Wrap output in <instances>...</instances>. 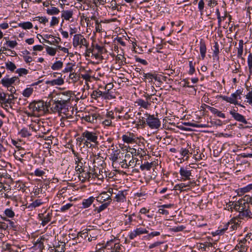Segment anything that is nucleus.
Instances as JSON below:
<instances>
[{
	"label": "nucleus",
	"mask_w": 252,
	"mask_h": 252,
	"mask_svg": "<svg viewBox=\"0 0 252 252\" xmlns=\"http://www.w3.org/2000/svg\"><path fill=\"white\" fill-rule=\"evenodd\" d=\"M97 135L95 132L85 130L82 133L81 141L88 147H91V142L97 144Z\"/></svg>",
	"instance_id": "nucleus-1"
},
{
	"label": "nucleus",
	"mask_w": 252,
	"mask_h": 252,
	"mask_svg": "<svg viewBox=\"0 0 252 252\" xmlns=\"http://www.w3.org/2000/svg\"><path fill=\"white\" fill-rule=\"evenodd\" d=\"M251 235L247 234L246 237L239 241L236 246L235 249L239 250V252H247L251 244L252 239Z\"/></svg>",
	"instance_id": "nucleus-2"
},
{
	"label": "nucleus",
	"mask_w": 252,
	"mask_h": 252,
	"mask_svg": "<svg viewBox=\"0 0 252 252\" xmlns=\"http://www.w3.org/2000/svg\"><path fill=\"white\" fill-rule=\"evenodd\" d=\"M72 45L74 47H77L79 46L80 48L82 46L87 47L89 43L87 39L81 34H75L73 36Z\"/></svg>",
	"instance_id": "nucleus-3"
},
{
	"label": "nucleus",
	"mask_w": 252,
	"mask_h": 252,
	"mask_svg": "<svg viewBox=\"0 0 252 252\" xmlns=\"http://www.w3.org/2000/svg\"><path fill=\"white\" fill-rule=\"evenodd\" d=\"M72 93L71 91H66L57 94L56 96L52 97V101H59L66 103L69 102L72 96Z\"/></svg>",
	"instance_id": "nucleus-4"
},
{
	"label": "nucleus",
	"mask_w": 252,
	"mask_h": 252,
	"mask_svg": "<svg viewBox=\"0 0 252 252\" xmlns=\"http://www.w3.org/2000/svg\"><path fill=\"white\" fill-rule=\"evenodd\" d=\"M51 109L54 112H59V113L65 114L67 109V104L63 102L59 101H52Z\"/></svg>",
	"instance_id": "nucleus-5"
},
{
	"label": "nucleus",
	"mask_w": 252,
	"mask_h": 252,
	"mask_svg": "<svg viewBox=\"0 0 252 252\" xmlns=\"http://www.w3.org/2000/svg\"><path fill=\"white\" fill-rule=\"evenodd\" d=\"M146 124L151 129H158L160 126V122L158 118L155 117L153 115H146Z\"/></svg>",
	"instance_id": "nucleus-6"
},
{
	"label": "nucleus",
	"mask_w": 252,
	"mask_h": 252,
	"mask_svg": "<svg viewBox=\"0 0 252 252\" xmlns=\"http://www.w3.org/2000/svg\"><path fill=\"white\" fill-rule=\"evenodd\" d=\"M29 108L35 114L36 112H43L44 110V102L42 100L34 101L30 103Z\"/></svg>",
	"instance_id": "nucleus-7"
},
{
	"label": "nucleus",
	"mask_w": 252,
	"mask_h": 252,
	"mask_svg": "<svg viewBox=\"0 0 252 252\" xmlns=\"http://www.w3.org/2000/svg\"><path fill=\"white\" fill-rule=\"evenodd\" d=\"M91 95L92 98L95 100L100 97L104 99H110L113 98L112 95L108 92H102L99 90L94 91Z\"/></svg>",
	"instance_id": "nucleus-8"
},
{
	"label": "nucleus",
	"mask_w": 252,
	"mask_h": 252,
	"mask_svg": "<svg viewBox=\"0 0 252 252\" xmlns=\"http://www.w3.org/2000/svg\"><path fill=\"white\" fill-rule=\"evenodd\" d=\"M248 198H245L244 196L243 198L236 201L235 206H234V208L235 207V211H244V210L250 209V206H249L248 204V202H249Z\"/></svg>",
	"instance_id": "nucleus-9"
},
{
	"label": "nucleus",
	"mask_w": 252,
	"mask_h": 252,
	"mask_svg": "<svg viewBox=\"0 0 252 252\" xmlns=\"http://www.w3.org/2000/svg\"><path fill=\"white\" fill-rule=\"evenodd\" d=\"M1 248L3 251H8V252H20L21 248L15 245L2 242L1 244Z\"/></svg>",
	"instance_id": "nucleus-10"
},
{
	"label": "nucleus",
	"mask_w": 252,
	"mask_h": 252,
	"mask_svg": "<svg viewBox=\"0 0 252 252\" xmlns=\"http://www.w3.org/2000/svg\"><path fill=\"white\" fill-rule=\"evenodd\" d=\"M179 173L183 180H189L190 179L191 170H190L189 166H187L185 167H181Z\"/></svg>",
	"instance_id": "nucleus-11"
},
{
	"label": "nucleus",
	"mask_w": 252,
	"mask_h": 252,
	"mask_svg": "<svg viewBox=\"0 0 252 252\" xmlns=\"http://www.w3.org/2000/svg\"><path fill=\"white\" fill-rule=\"evenodd\" d=\"M196 185L195 182L194 181L189 182L188 184L181 183L176 185L174 188L176 190H180L181 191L187 190L192 187H194Z\"/></svg>",
	"instance_id": "nucleus-12"
},
{
	"label": "nucleus",
	"mask_w": 252,
	"mask_h": 252,
	"mask_svg": "<svg viewBox=\"0 0 252 252\" xmlns=\"http://www.w3.org/2000/svg\"><path fill=\"white\" fill-rule=\"evenodd\" d=\"M239 215L236 217L238 220L250 219L252 218V213L250 209L238 211Z\"/></svg>",
	"instance_id": "nucleus-13"
},
{
	"label": "nucleus",
	"mask_w": 252,
	"mask_h": 252,
	"mask_svg": "<svg viewBox=\"0 0 252 252\" xmlns=\"http://www.w3.org/2000/svg\"><path fill=\"white\" fill-rule=\"evenodd\" d=\"M236 112H237V111L235 110V109H234L233 110H231L229 112V113H230V115H231L232 117L236 121H237L238 122H241V123H244L245 124H248V122L246 120V119L244 117V116H243L242 115H241V114Z\"/></svg>",
	"instance_id": "nucleus-14"
},
{
	"label": "nucleus",
	"mask_w": 252,
	"mask_h": 252,
	"mask_svg": "<svg viewBox=\"0 0 252 252\" xmlns=\"http://www.w3.org/2000/svg\"><path fill=\"white\" fill-rule=\"evenodd\" d=\"M140 74L142 75L144 77V80H148L149 82L152 81L154 79L155 81H157L159 82H160V77L158 76V75L156 73H145L144 72L140 73Z\"/></svg>",
	"instance_id": "nucleus-15"
},
{
	"label": "nucleus",
	"mask_w": 252,
	"mask_h": 252,
	"mask_svg": "<svg viewBox=\"0 0 252 252\" xmlns=\"http://www.w3.org/2000/svg\"><path fill=\"white\" fill-rule=\"evenodd\" d=\"M17 79H18V77L16 76L13 77L11 78H3L1 80V83L3 86L8 88L11 87V86L13 84Z\"/></svg>",
	"instance_id": "nucleus-16"
},
{
	"label": "nucleus",
	"mask_w": 252,
	"mask_h": 252,
	"mask_svg": "<svg viewBox=\"0 0 252 252\" xmlns=\"http://www.w3.org/2000/svg\"><path fill=\"white\" fill-rule=\"evenodd\" d=\"M94 49H95V51L94 53H93V56L96 59L102 60L103 58L101 54H102L104 49L103 47L96 44L94 45Z\"/></svg>",
	"instance_id": "nucleus-17"
},
{
	"label": "nucleus",
	"mask_w": 252,
	"mask_h": 252,
	"mask_svg": "<svg viewBox=\"0 0 252 252\" xmlns=\"http://www.w3.org/2000/svg\"><path fill=\"white\" fill-rule=\"evenodd\" d=\"M88 234L89 237H88V240L89 242H92L96 239V238L99 234V230L95 229H88Z\"/></svg>",
	"instance_id": "nucleus-18"
},
{
	"label": "nucleus",
	"mask_w": 252,
	"mask_h": 252,
	"mask_svg": "<svg viewBox=\"0 0 252 252\" xmlns=\"http://www.w3.org/2000/svg\"><path fill=\"white\" fill-rule=\"evenodd\" d=\"M65 247V243L61 241L56 242L54 246L55 252H64Z\"/></svg>",
	"instance_id": "nucleus-19"
},
{
	"label": "nucleus",
	"mask_w": 252,
	"mask_h": 252,
	"mask_svg": "<svg viewBox=\"0 0 252 252\" xmlns=\"http://www.w3.org/2000/svg\"><path fill=\"white\" fill-rule=\"evenodd\" d=\"M239 220L236 217L232 219L227 223V227L232 230L237 229L239 226Z\"/></svg>",
	"instance_id": "nucleus-20"
},
{
	"label": "nucleus",
	"mask_w": 252,
	"mask_h": 252,
	"mask_svg": "<svg viewBox=\"0 0 252 252\" xmlns=\"http://www.w3.org/2000/svg\"><path fill=\"white\" fill-rule=\"evenodd\" d=\"M64 116H63L61 119L62 123L61 125L62 126H65L66 125L68 124L70 122L72 121L73 117L70 114H66L65 113Z\"/></svg>",
	"instance_id": "nucleus-21"
},
{
	"label": "nucleus",
	"mask_w": 252,
	"mask_h": 252,
	"mask_svg": "<svg viewBox=\"0 0 252 252\" xmlns=\"http://www.w3.org/2000/svg\"><path fill=\"white\" fill-rule=\"evenodd\" d=\"M26 153L23 150H19L17 151H15L14 153V157L17 160H19L21 163H24L25 160L23 158Z\"/></svg>",
	"instance_id": "nucleus-22"
},
{
	"label": "nucleus",
	"mask_w": 252,
	"mask_h": 252,
	"mask_svg": "<svg viewBox=\"0 0 252 252\" xmlns=\"http://www.w3.org/2000/svg\"><path fill=\"white\" fill-rule=\"evenodd\" d=\"M97 200L103 202L106 201H111V198L110 197V195L107 194L105 192H103L101 193L97 197Z\"/></svg>",
	"instance_id": "nucleus-23"
},
{
	"label": "nucleus",
	"mask_w": 252,
	"mask_h": 252,
	"mask_svg": "<svg viewBox=\"0 0 252 252\" xmlns=\"http://www.w3.org/2000/svg\"><path fill=\"white\" fill-rule=\"evenodd\" d=\"M64 81L63 79L61 77V76L60 77H59L56 79H54L51 81H47L46 82V84L47 85H50L51 86H55V85H62L63 84Z\"/></svg>",
	"instance_id": "nucleus-24"
},
{
	"label": "nucleus",
	"mask_w": 252,
	"mask_h": 252,
	"mask_svg": "<svg viewBox=\"0 0 252 252\" xmlns=\"http://www.w3.org/2000/svg\"><path fill=\"white\" fill-rule=\"evenodd\" d=\"M97 117V116L96 114H91L83 117L82 119L87 122L94 123L96 121Z\"/></svg>",
	"instance_id": "nucleus-25"
},
{
	"label": "nucleus",
	"mask_w": 252,
	"mask_h": 252,
	"mask_svg": "<svg viewBox=\"0 0 252 252\" xmlns=\"http://www.w3.org/2000/svg\"><path fill=\"white\" fill-rule=\"evenodd\" d=\"M3 220H4L6 221V222H7V224L8 225V229H12L13 230H17L19 229V226L17 224H16V223L15 222H14L13 221L9 219H7L6 218H4L3 219Z\"/></svg>",
	"instance_id": "nucleus-26"
},
{
	"label": "nucleus",
	"mask_w": 252,
	"mask_h": 252,
	"mask_svg": "<svg viewBox=\"0 0 252 252\" xmlns=\"http://www.w3.org/2000/svg\"><path fill=\"white\" fill-rule=\"evenodd\" d=\"M207 108L214 114L217 115V116L222 118H225V114L219 111L218 109H217L215 108L211 107L210 106H207Z\"/></svg>",
	"instance_id": "nucleus-27"
},
{
	"label": "nucleus",
	"mask_w": 252,
	"mask_h": 252,
	"mask_svg": "<svg viewBox=\"0 0 252 252\" xmlns=\"http://www.w3.org/2000/svg\"><path fill=\"white\" fill-rule=\"evenodd\" d=\"M156 166V162H146L140 165V169L142 170H150L152 167Z\"/></svg>",
	"instance_id": "nucleus-28"
},
{
	"label": "nucleus",
	"mask_w": 252,
	"mask_h": 252,
	"mask_svg": "<svg viewBox=\"0 0 252 252\" xmlns=\"http://www.w3.org/2000/svg\"><path fill=\"white\" fill-rule=\"evenodd\" d=\"M134 135L133 133H129V135H123V140L127 143H132L134 142Z\"/></svg>",
	"instance_id": "nucleus-29"
},
{
	"label": "nucleus",
	"mask_w": 252,
	"mask_h": 252,
	"mask_svg": "<svg viewBox=\"0 0 252 252\" xmlns=\"http://www.w3.org/2000/svg\"><path fill=\"white\" fill-rule=\"evenodd\" d=\"M73 11L71 10H63L62 12V18L65 20H69L72 17Z\"/></svg>",
	"instance_id": "nucleus-30"
},
{
	"label": "nucleus",
	"mask_w": 252,
	"mask_h": 252,
	"mask_svg": "<svg viewBox=\"0 0 252 252\" xmlns=\"http://www.w3.org/2000/svg\"><path fill=\"white\" fill-rule=\"evenodd\" d=\"M115 199L117 202H124L126 201V197L124 195V192L119 191L117 194H116Z\"/></svg>",
	"instance_id": "nucleus-31"
},
{
	"label": "nucleus",
	"mask_w": 252,
	"mask_h": 252,
	"mask_svg": "<svg viewBox=\"0 0 252 252\" xmlns=\"http://www.w3.org/2000/svg\"><path fill=\"white\" fill-rule=\"evenodd\" d=\"M94 200V197H90L87 199H84L82 202V205L84 208H87L91 206Z\"/></svg>",
	"instance_id": "nucleus-32"
},
{
	"label": "nucleus",
	"mask_w": 252,
	"mask_h": 252,
	"mask_svg": "<svg viewBox=\"0 0 252 252\" xmlns=\"http://www.w3.org/2000/svg\"><path fill=\"white\" fill-rule=\"evenodd\" d=\"M200 52L202 59L205 57L206 52V47L205 43L203 42H201L200 43V47H199Z\"/></svg>",
	"instance_id": "nucleus-33"
},
{
	"label": "nucleus",
	"mask_w": 252,
	"mask_h": 252,
	"mask_svg": "<svg viewBox=\"0 0 252 252\" xmlns=\"http://www.w3.org/2000/svg\"><path fill=\"white\" fill-rule=\"evenodd\" d=\"M137 103L139 106H140L145 109H147L151 105L150 102L146 101L142 99H138L137 101Z\"/></svg>",
	"instance_id": "nucleus-34"
},
{
	"label": "nucleus",
	"mask_w": 252,
	"mask_h": 252,
	"mask_svg": "<svg viewBox=\"0 0 252 252\" xmlns=\"http://www.w3.org/2000/svg\"><path fill=\"white\" fill-rule=\"evenodd\" d=\"M19 134L23 137H26L31 135L32 134L30 131V128H29V129L27 128H22L20 131Z\"/></svg>",
	"instance_id": "nucleus-35"
},
{
	"label": "nucleus",
	"mask_w": 252,
	"mask_h": 252,
	"mask_svg": "<svg viewBox=\"0 0 252 252\" xmlns=\"http://www.w3.org/2000/svg\"><path fill=\"white\" fill-rule=\"evenodd\" d=\"M241 94V92L240 90H237L235 93H233L231 94V97H229V98L231 99L233 101V102H230V103H233L234 104H237V102L236 101V98L238 95H239Z\"/></svg>",
	"instance_id": "nucleus-36"
},
{
	"label": "nucleus",
	"mask_w": 252,
	"mask_h": 252,
	"mask_svg": "<svg viewBox=\"0 0 252 252\" xmlns=\"http://www.w3.org/2000/svg\"><path fill=\"white\" fill-rule=\"evenodd\" d=\"M19 27H21L25 30L30 29L32 28V24L30 22H26L24 23H21L18 24Z\"/></svg>",
	"instance_id": "nucleus-37"
},
{
	"label": "nucleus",
	"mask_w": 252,
	"mask_h": 252,
	"mask_svg": "<svg viewBox=\"0 0 252 252\" xmlns=\"http://www.w3.org/2000/svg\"><path fill=\"white\" fill-rule=\"evenodd\" d=\"M33 92V89L32 88H31V87L27 88L23 91V92L22 93V94L25 97H29L31 95V94H32Z\"/></svg>",
	"instance_id": "nucleus-38"
},
{
	"label": "nucleus",
	"mask_w": 252,
	"mask_h": 252,
	"mask_svg": "<svg viewBox=\"0 0 252 252\" xmlns=\"http://www.w3.org/2000/svg\"><path fill=\"white\" fill-rule=\"evenodd\" d=\"M123 247L120 243H115L111 252H122Z\"/></svg>",
	"instance_id": "nucleus-39"
},
{
	"label": "nucleus",
	"mask_w": 252,
	"mask_h": 252,
	"mask_svg": "<svg viewBox=\"0 0 252 252\" xmlns=\"http://www.w3.org/2000/svg\"><path fill=\"white\" fill-rule=\"evenodd\" d=\"M5 66L7 69L11 71H14L16 68L15 64L10 61H8L5 63Z\"/></svg>",
	"instance_id": "nucleus-40"
},
{
	"label": "nucleus",
	"mask_w": 252,
	"mask_h": 252,
	"mask_svg": "<svg viewBox=\"0 0 252 252\" xmlns=\"http://www.w3.org/2000/svg\"><path fill=\"white\" fill-rule=\"evenodd\" d=\"M46 11L47 13L51 15L57 14L60 12L59 9L55 7H52L51 8H48Z\"/></svg>",
	"instance_id": "nucleus-41"
},
{
	"label": "nucleus",
	"mask_w": 252,
	"mask_h": 252,
	"mask_svg": "<svg viewBox=\"0 0 252 252\" xmlns=\"http://www.w3.org/2000/svg\"><path fill=\"white\" fill-rule=\"evenodd\" d=\"M79 178L82 182L85 181L87 179H88V172H86L85 169H84V171L79 172Z\"/></svg>",
	"instance_id": "nucleus-42"
},
{
	"label": "nucleus",
	"mask_w": 252,
	"mask_h": 252,
	"mask_svg": "<svg viewBox=\"0 0 252 252\" xmlns=\"http://www.w3.org/2000/svg\"><path fill=\"white\" fill-rule=\"evenodd\" d=\"M63 63L62 61H59L55 62L51 66L53 70H58L63 67Z\"/></svg>",
	"instance_id": "nucleus-43"
},
{
	"label": "nucleus",
	"mask_w": 252,
	"mask_h": 252,
	"mask_svg": "<svg viewBox=\"0 0 252 252\" xmlns=\"http://www.w3.org/2000/svg\"><path fill=\"white\" fill-rule=\"evenodd\" d=\"M248 65L250 72V75L252 74V55L250 53L248 57Z\"/></svg>",
	"instance_id": "nucleus-44"
},
{
	"label": "nucleus",
	"mask_w": 252,
	"mask_h": 252,
	"mask_svg": "<svg viewBox=\"0 0 252 252\" xmlns=\"http://www.w3.org/2000/svg\"><path fill=\"white\" fill-rule=\"evenodd\" d=\"M69 78L73 80V82H77L80 78V74H78L75 72L71 73L69 74Z\"/></svg>",
	"instance_id": "nucleus-45"
},
{
	"label": "nucleus",
	"mask_w": 252,
	"mask_h": 252,
	"mask_svg": "<svg viewBox=\"0 0 252 252\" xmlns=\"http://www.w3.org/2000/svg\"><path fill=\"white\" fill-rule=\"evenodd\" d=\"M87 237H89L88 229H85L83 231L79 232L77 234V238L78 239L79 237L86 238Z\"/></svg>",
	"instance_id": "nucleus-46"
},
{
	"label": "nucleus",
	"mask_w": 252,
	"mask_h": 252,
	"mask_svg": "<svg viewBox=\"0 0 252 252\" xmlns=\"http://www.w3.org/2000/svg\"><path fill=\"white\" fill-rule=\"evenodd\" d=\"M120 153V150H115L114 153L111 155L110 158L113 162H116L118 160Z\"/></svg>",
	"instance_id": "nucleus-47"
},
{
	"label": "nucleus",
	"mask_w": 252,
	"mask_h": 252,
	"mask_svg": "<svg viewBox=\"0 0 252 252\" xmlns=\"http://www.w3.org/2000/svg\"><path fill=\"white\" fill-rule=\"evenodd\" d=\"M28 70L24 68H20L16 70V73H18L19 76L27 75L28 73Z\"/></svg>",
	"instance_id": "nucleus-48"
},
{
	"label": "nucleus",
	"mask_w": 252,
	"mask_h": 252,
	"mask_svg": "<svg viewBox=\"0 0 252 252\" xmlns=\"http://www.w3.org/2000/svg\"><path fill=\"white\" fill-rule=\"evenodd\" d=\"M108 5L107 7L112 9H116L117 8V2L115 0H111L110 1L109 0L107 2Z\"/></svg>",
	"instance_id": "nucleus-49"
},
{
	"label": "nucleus",
	"mask_w": 252,
	"mask_h": 252,
	"mask_svg": "<svg viewBox=\"0 0 252 252\" xmlns=\"http://www.w3.org/2000/svg\"><path fill=\"white\" fill-rule=\"evenodd\" d=\"M86 48V56L89 57L90 54L91 53L92 54V55L93 56V53H94L95 51V49H94V44H92V47L91 48H89V46H87V47H85Z\"/></svg>",
	"instance_id": "nucleus-50"
},
{
	"label": "nucleus",
	"mask_w": 252,
	"mask_h": 252,
	"mask_svg": "<svg viewBox=\"0 0 252 252\" xmlns=\"http://www.w3.org/2000/svg\"><path fill=\"white\" fill-rule=\"evenodd\" d=\"M212 247V244L210 242H205L199 244V248L206 251L207 248Z\"/></svg>",
	"instance_id": "nucleus-51"
},
{
	"label": "nucleus",
	"mask_w": 252,
	"mask_h": 252,
	"mask_svg": "<svg viewBox=\"0 0 252 252\" xmlns=\"http://www.w3.org/2000/svg\"><path fill=\"white\" fill-rule=\"evenodd\" d=\"M42 225L43 226H45L46 224H47L51 220V216L49 214H47L46 216L42 218Z\"/></svg>",
	"instance_id": "nucleus-52"
},
{
	"label": "nucleus",
	"mask_w": 252,
	"mask_h": 252,
	"mask_svg": "<svg viewBox=\"0 0 252 252\" xmlns=\"http://www.w3.org/2000/svg\"><path fill=\"white\" fill-rule=\"evenodd\" d=\"M4 214L8 218H12L14 217L15 213L11 209H6L4 211Z\"/></svg>",
	"instance_id": "nucleus-53"
},
{
	"label": "nucleus",
	"mask_w": 252,
	"mask_h": 252,
	"mask_svg": "<svg viewBox=\"0 0 252 252\" xmlns=\"http://www.w3.org/2000/svg\"><path fill=\"white\" fill-rule=\"evenodd\" d=\"M139 161H140V160H138L136 158L132 157V159L129 160L128 164L129 166L134 167L137 164V162H139Z\"/></svg>",
	"instance_id": "nucleus-54"
},
{
	"label": "nucleus",
	"mask_w": 252,
	"mask_h": 252,
	"mask_svg": "<svg viewBox=\"0 0 252 252\" xmlns=\"http://www.w3.org/2000/svg\"><path fill=\"white\" fill-rule=\"evenodd\" d=\"M110 203V201L106 202L102 204H101L98 208H97V211L98 213L101 212L106 209L108 206L109 205Z\"/></svg>",
	"instance_id": "nucleus-55"
},
{
	"label": "nucleus",
	"mask_w": 252,
	"mask_h": 252,
	"mask_svg": "<svg viewBox=\"0 0 252 252\" xmlns=\"http://www.w3.org/2000/svg\"><path fill=\"white\" fill-rule=\"evenodd\" d=\"M46 51L49 55L52 56H55L56 53V50L49 46L46 47Z\"/></svg>",
	"instance_id": "nucleus-56"
},
{
	"label": "nucleus",
	"mask_w": 252,
	"mask_h": 252,
	"mask_svg": "<svg viewBox=\"0 0 252 252\" xmlns=\"http://www.w3.org/2000/svg\"><path fill=\"white\" fill-rule=\"evenodd\" d=\"M61 41V38L58 37L57 39H55L53 41H50L48 40H47L46 39H44V41L48 43L49 44H50V45H57V44H59V42Z\"/></svg>",
	"instance_id": "nucleus-57"
},
{
	"label": "nucleus",
	"mask_w": 252,
	"mask_h": 252,
	"mask_svg": "<svg viewBox=\"0 0 252 252\" xmlns=\"http://www.w3.org/2000/svg\"><path fill=\"white\" fill-rule=\"evenodd\" d=\"M195 63H193L192 60L189 61V74H192L195 71L194 68V64Z\"/></svg>",
	"instance_id": "nucleus-58"
},
{
	"label": "nucleus",
	"mask_w": 252,
	"mask_h": 252,
	"mask_svg": "<svg viewBox=\"0 0 252 252\" xmlns=\"http://www.w3.org/2000/svg\"><path fill=\"white\" fill-rule=\"evenodd\" d=\"M135 231H136L138 235L142 234H147L148 233V230L143 228H137L135 230Z\"/></svg>",
	"instance_id": "nucleus-59"
},
{
	"label": "nucleus",
	"mask_w": 252,
	"mask_h": 252,
	"mask_svg": "<svg viewBox=\"0 0 252 252\" xmlns=\"http://www.w3.org/2000/svg\"><path fill=\"white\" fill-rule=\"evenodd\" d=\"M214 51H213V54L215 56L217 57L218 56L220 51H219V44L217 42H215V44L214 46Z\"/></svg>",
	"instance_id": "nucleus-60"
},
{
	"label": "nucleus",
	"mask_w": 252,
	"mask_h": 252,
	"mask_svg": "<svg viewBox=\"0 0 252 252\" xmlns=\"http://www.w3.org/2000/svg\"><path fill=\"white\" fill-rule=\"evenodd\" d=\"M236 202L234 201H230L226 204V207L228 208V210L232 211L233 209L235 210V206Z\"/></svg>",
	"instance_id": "nucleus-61"
},
{
	"label": "nucleus",
	"mask_w": 252,
	"mask_h": 252,
	"mask_svg": "<svg viewBox=\"0 0 252 252\" xmlns=\"http://www.w3.org/2000/svg\"><path fill=\"white\" fill-rule=\"evenodd\" d=\"M6 44L10 48H14L15 47L17 46L18 44L16 41H10L7 40L6 42Z\"/></svg>",
	"instance_id": "nucleus-62"
},
{
	"label": "nucleus",
	"mask_w": 252,
	"mask_h": 252,
	"mask_svg": "<svg viewBox=\"0 0 252 252\" xmlns=\"http://www.w3.org/2000/svg\"><path fill=\"white\" fill-rule=\"evenodd\" d=\"M102 26L100 24V22L98 21H96L95 23V31L97 32H102Z\"/></svg>",
	"instance_id": "nucleus-63"
},
{
	"label": "nucleus",
	"mask_w": 252,
	"mask_h": 252,
	"mask_svg": "<svg viewBox=\"0 0 252 252\" xmlns=\"http://www.w3.org/2000/svg\"><path fill=\"white\" fill-rule=\"evenodd\" d=\"M42 204V202L41 201V200L40 199H37L36 200H35L34 201H33L31 204V205L34 207V208H35V207H37L38 206H39L40 205H41Z\"/></svg>",
	"instance_id": "nucleus-64"
}]
</instances>
